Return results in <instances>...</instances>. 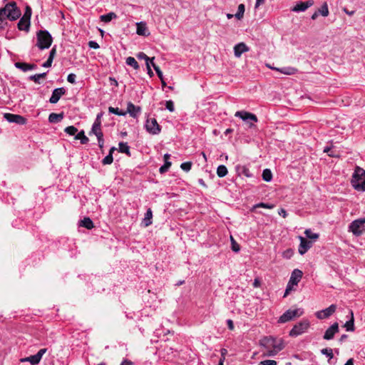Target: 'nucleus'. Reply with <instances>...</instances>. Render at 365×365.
Listing matches in <instances>:
<instances>
[{
    "label": "nucleus",
    "mask_w": 365,
    "mask_h": 365,
    "mask_svg": "<svg viewBox=\"0 0 365 365\" xmlns=\"http://www.w3.org/2000/svg\"><path fill=\"white\" fill-rule=\"evenodd\" d=\"M21 15L20 10L15 2L8 3L4 8L0 9V29H4L7 25V19L14 21Z\"/></svg>",
    "instance_id": "f257e3e1"
},
{
    "label": "nucleus",
    "mask_w": 365,
    "mask_h": 365,
    "mask_svg": "<svg viewBox=\"0 0 365 365\" xmlns=\"http://www.w3.org/2000/svg\"><path fill=\"white\" fill-rule=\"evenodd\" d=\"M352 187L359 192L365 191V170L356 166L351 179Z\"/></svg>",
    "instance_id": "f03ea898"
},
{
    "label": "nucleus",
    "mask_w": 365,
    "mask_h": 365,
    "mask_svg": "<svg viewBox=\"0 0 365 365\" xmlns=\"http://www.w3.org/2000/svg\"><path fill=\"white\" fill-rule=\"evenodd\" d=\"M259 344L264 349L282 350L284 348L283 340L273 336H264L259 341Z\"/></svg>",
    "instance_id": "7ed1b4c3"
},
{
    "label": "nucleus",
    "mask_w": 365,
    "mask_h": 365,
    "mask_svg": "<svg viewBox=\"0 0 365 365\" xmlns=\"http://www.w3.org/2000/svg\"><path fill=\"white\" fill-rule=\"evenodd\" d=\"M36 46L41 50L48 48L52 43V37L48 31L41 30L37 33Z\"/></svg>",
    "instance_id": "20e7f679"
},
{
    "label": "nucleus",
    "mask_w": 365,
    "mask_h": 365,
    "mask_svg": "<svg viewBox=\"0 0 365 365\" xmlns=\"http://www.w3.org/2000/svg\"><path fill=\"white\" fill-rule=\"evenodd\" d=\"M348 231L358 237L365 232V217H361L352 221L348 227Z\"/></svg>",
    "instance_id": "39448f33"
},
{
    "label": "nucleus",
    "mask_w": 365,
    "mask_h": 365,
    "mask_svg": "<svg viewBox=\"0 0 365 365\" xmlns=\"http://www.w3.org/2000/svg\"><path fill=\"white\" fill-rule=\"evenodd\" d=\"M310 327V322L307 319H303L299 322L294 325L289 331V335L292 337L298 336L307 331Z\"/></svg>",
    "instance_id": "423d86ee"
},
{
    "label": "nucleus",
    "mask_w": 365,
    "mask_h": 365,
    "mask_svg": "<svg viewBox=\"0 0 365 365\" xmlns=\"http://www.w3.org/2000/svg\"><path fill=\"white\" fill-rule=\"evenodd\" d=\"M304 314V310L301 308L287 310L278 319L279 323H286L292 320L295 317H299Z\"/></svg>",
    "instance_id": "0eeeda50"
},
{
    "label": "nucleus",
    "mask_w": 365,
    "mask_h": 365,
    "mask_svg": "<svg viewBox=\"0 0 365 365\" xmlns=\"http://www.w3.org/2000/svg\"><path fill=\"white\" fill-rule=\"evenodd\" d=\"M235 116L241 118L243 121L249 124L250 128L253 127V123H257L258 120L257 116L255 114L245 110L237 111L235 114Z\"/></svg>",
    "instance_id": "6e6552de"
},
{
    "label": "nucleus",
    "mask_w": 365,
    "mask_h": 365,
    "mask_svg": "<svg viewBox=\"0 0 365 365\" xmlns=\"http://www.w3.org/2000/svg\"><path fill=\"white\" fill-rule=\"evenodd\" d=\"M145 129L147 132L152 135H158L161 131V128L155 118H148L145 125Z\"/></svg>",
    "instance_id": "1a4fd4ad"
},
{
    "label": "nucleus",
    "mask_w": 365,
    "mask_h": 365,
    "mask_svg": "<svg viewBox=\"0 0 365 365\" xmlns=\"http://www.w3.org/2000/svg\"><path fill=\"white\" fill-rule=\"evenodd\" d=\"M4 118L9 123H14L18 125H25L27 122L26 118L24 116L13 113H5Z\"/></svg>",
    "instance_id": "9d476101"
},
{
    "label": "nucleus",
    "mask_w": 365,
    "mask_h": 365,
    "mask_svg": "<svg viewBox=\"0 0 365 365\" xmlns=\"http://www.w3.org/2000/svg\"><path fill=\"white\" fill-rule=\"evenodd\" d=\"M336 309V306L335 304H331L323 310L317 312L315 315L319 319H327L332 315L335 312Z\"/></svg>",
    "instance_id": "9b49d317"
},
{
    "label": "nucleus",
    "mask_w": 365,
    "mask_h": 365,
    "mask_svg": "<svg viewBox=\"0 0 365 365\" xmlns=\"http://www.w3.org/2000/svg\"><path fill=\"white\" fill-rule=\"evenodd\" d=\"M314 4L313 0H308L307 1H299L296 5L291 9L292 11L301 12L305 11L308 8L311 7Z\"/></svg>",
    "instance_id": "f8f14e48"
},
{
    "label": "nucleus",
    "mask_w": 365,
    "mask_h": 365,
    "mask_svg": "<svg viewBox=\"0 0 365 365\" xmlns=\"http://www.w3.org/2000/svg\"><path fill=\"white\" fill-rule=\"evenodd\" d=\"M299 239L300 240V244L298 252L300 255H303L312 247V242L302 236H299Z\"/></svg>",
    "instance_id": "ddd939ff"
},
{
    "label": "nucleus",
    "mask_w": 365,
    "mask_h": 365,
    "mask_svg": "<svg viewBox=\"0 0 365 365\" xmlns=\"http://www.w3.org/2000/svg\"><path fill=\"white\" fill-rule=\"evenodd\" d=\"M66 92V89L63 87L55 88L52 92L49 102L53 104L56 103Z\"/></svg>",
    "instance_id": "4468645a"
},
{
    "label": "nucleus",
    "mask_w": 365,
    "mask_h": 365,
    "mask_svg": "<svg viewBox=\"0 0 365 365\" xmlns=\"http://www.w3.org/2000/svg\"><path fill=\"white\" fill-rule=\"evenodd\" d=\"M339 331V325L338 323H334L330 327H329L324 334L323 338L326 340L332 339L335 335Z\"/></svg>",
    "instance_id": "2eb2a0df"
},
{
    "label": "nucleus",
    "mask_w": 365,
    "mask_h": 365,
    "mask_svg": "<svg viewBox=\"0 0 365 365\" xmlns=\"http://www.w3.org/2000/svg\"><path fill=\"white\" fill-rule=\"evenodd\" d=\"M141 111V108L139 106H135L131 102H129L127 105V112L133 118H137Z\"/></svg>",
    "instance_id": "dca6fc26"
},
{
    "label": "nucleus",
    "mask_w": 365,
    "mask_h": 365,
    "mask_svg": "<svg viewBox=\"0 0 365 365\" xmlns=\"http://www.w3.org/2000/svg\"><path fill=\"white\" fill-rule=\"evenodd\" d=\"M249 51V48L245 43H239L236 44L234 47V53L235 57L240 58L241 55Z\"/></svg>",
    "instance_id": "f3484780"
},
{
    "label": "nucleus",
    "mask_w": 365,
    "mask_h": 365,
    "mask_svg": "<svg viewBox=\"0 0 365 365\" xmlns=\"http://www.w3.org/2000/svg\"><path fill=\"white\" fill-rule=\"evenodd\" d=\"M302 272L298 269H295L291 274L289 282L290 284L297 285L302 277Z\"/></svg>",
    "instance_id": "a211bd4d"
},
{
    "label": "nucleus",
    "mask_w": 365,
    "mask_h": 365,
    "mask_svg": "<svg viewBox=\"0 0 365 365\" xmlns=\"http://www.w3.org/2000/svg\"><path fill=\"white\" fill-rule=\"evenodd\" d=\"M136 33L140 36H148L150 33L148 31L146 23L140 21L136 23Z\"/></svg>",
    "instance_id": "6ab92c4d"
},
{
    "label": "nucleus",
    "mask_w": 365,
    "mask_h": 365,
    "mask_svg": "<svg viewBox=\"0 0 365 365\" xmlns=\"http://www.w3.org/2000/svg\"><path fill=\"white\" fill-rule=\"evenodd\" d=\"M268 67L272 70H276V71H277L283 74H285V75H294L297 72V68H295L294 67H291V66L283 67V68H275V67H272V66H268Z\"/></svg>",
    "instance_id": "aec40b11"
},
{
    "label": "nucleus",
    "mask_w": 365,
    "mask_h": 365,
    "mask_svg": "<svg viewBox=\"0 0 365 365\" xmlns=\"http://www.w3.org/2000/svg\"><path fill=\"white\" fill-rule=\"evenodd\" d=\"M15 66L16 68H19L24 72L36 68V65L35 64H30L23 62L15 63Z\"/></svg>",
    "instance_id": "412c9836"
},
{
    "label": "nucleus",
    "mask_w": 365,
    "mask_h": 365,
    "mask_svg": "<svg viewBox=\"0 0 365 365\" xmlns=\"http://www.w3.org/2000/svg\"><path fill=\"white\" fill-rule=\"evenodd\" d=\"M324 153H327V155L330 157H333V158H339L340 157L339 151L337 150L334 146L325 147L324 148Z\"/></svg>",
    "instance_id": "4be33fe9"
},
{
    "label": "nucleus",
    "mask_w": 365,
    "mask_h": 365,
    "mask_svg": "<svg viewBox=\"0 0 365 365\" xmlns=\"http://www.w3.org/2000/svg\"><path fill=\"white\" fill-rule=\"evenodd\" d=\"M63 118V113H51L48 116V121L51 123L60 122Z\"/></svg>",
    "instance_id": "5701e85b"
},
{
    "label": "nucleus",
    "mask_w": 365,
    "mask_h": 365,
    "mask_svg": "<svg viewBox=\"0 0 365 365\" xmlns=\"http://www.w3.org/2000/svg\"><path fill=\"white\" fill-rule=\"evenodd\" d=\"M152 218H153V212L150 208L147 210V212L145 214L143 222L145 227H148L152 224Z\"/></svg>",
    "instance_id": "b1692460"
},
{
    "label": "nucleus",
    "mask_w": 365,
    "mask_h": 365,
    "mask_svg": "<svg viewBox=\"0 0 365 365\" xmlns=\"http://www.w3.org/2000/svg\"><path fill=\"white\" fill-rule=\"evenodd\" d=\"M79 225L88 230H91L94 227L93 222L90 217H84L83 220H80Z\"/></svg>",
    "instance_id": "393cba45"
},
{
    "label": "nucleus",
    "mask_w": 365,
    "mask_h": 365,
    "mask_svg": "<svg viewBox=\"0 0 365 365\" xmlns=\"http://www.w3.org/2000/svg\"><path fill=\"white\" fill-rule=\"evenodd\" d=\"M41 359L36 354L21 359V361H29L31 365H37Z\"/></svg>",
    "instance_id": "a878e982"
},
{
    "label": "nucleus",
    "mask_w": 365,
    "mask_h": 365,
    "mask_svg": "<svg viewBox=\"0 0 365 365\" xmlns=\"http://www.w3.org/2000/svg\"><path fill=\"white\" fill-rule=\"evenodd\" d=\"M56 47L52 48V49L50 51L49 56L46 62H44L42 65L43 67L48 68L51 66L53 58L56 55Z\"/></svg>",
    "instance_id": "bb28decb"
},
{
    "label": "nucleus",
    "mask_w": 365,
    "mask_h": 365,
    "mask_svg": "<svg viewBox=\"0 0 365 365\" xmlns=\"http://www.w3.org/2000/svg\"><path fill=\"white\" fill-rule=\"evenodd\" d=\"M30 26V21L21 18L18 23V29L21 31H28Z\"/></svg>",
    "instance_id": "cd10ccee"
},
{
    "label": "nucleus",
    "mask_w": 365,
    "mask_h": 365,
    "mask_svg": "<svg viewBox=\"0 0 365 365\" xmlns=\"http://www.w3.org/2000/svg\"><path fill=\"white\" fill-rule=\"evenodd\" d=\"M76 140H80L81 144H87L89 141L88 137L86 136L83 130L78 132L75 135Z\"/></svg>",
    "instance_id": "c85d7f7f"
},
{
    "label": "nucleus",
    "mask_w": 365,
    "mask_h": 365,
    "mask_svg": "<svg viewBox=\"0 0 365 365\" xmlns=\"http://www.w3.org/2000/svg\"><path fill=\"white\" fill-rule=\"evenodd\" d=\"M119 146V152L122 153H125L128 155H130V147L128 146L127 143L120 142L118 144Z\"/></svg>",
    "instance_id": "c756f323"
},
{
    "label": "nucleus",
    "mask_w": 365,
    "mask_h": 365,
    "mask_svg": "<svg viewBox=\"0 0 365 365\" xmlns=\"http://www.w3.org/2000/svg\"><path fill=\"white\" fill-rule=\"evenodd\" d=\"M117 17L116 14L113 12H110L106 14L101 16V20L103 22L108 23L110 22L112 19H115Z\"/></svg>",
    "instance_id": "7c9ffc66"
},
{
    "label": "nucleus",
    "mask_w": 365,
    "mask_h": 365,
    "mask_svg": "<svg viewBox=\"0 0 365 365\" xmlns=\"http://www.w3.org/2000/svg\"><path fill=\"white\" fill-rule=\"evenodd\" d=\"M227 173V168L224 165H219L217 168V175L220 178H223L226 176Z\"/></svg>",
    "instance_id": "2f4dec72"
},
{
    "label": "nucleus",
    "mask_w": 365,
    "mask_h": 365,
    "mask_svg": "<svg viewBox=\"0 0 365 365\" xmlns=\"http://www.w3.org/2000/svg\"><path fill=\"white\" fill-rule=\"evenodd\" d=\"M245 11V5L242 4H240L238 6V9H237V13L235 14V18L239 19V20L242 19V17L244 16Z\"/></svg>",
    "instance_id": "473e14b6"
},
{
    "label": "nucleus",
    "mask_w": 365,
    "mask_h": 365,
    "mask_svg": "<svg viewBox=\"0 0 365 365\" xmlns=\"http://www.w3.org/2000/svg\"><path fill=\"white\" fill-rule=\"evenodd\" d=\"M127 65L132 66L135 69H138L139 65L138 63L136 61L135 58L129 56L126 58L125 61Z\"/></svg>",
    "instance_id": "72a5a7b5"
},
{
    "label": "nucleus",
    "mask_w": 365,
    "mask_h": 365,
    "mask_svg": "<svg viewBox=\"0 0 365 365\" xmlns=\"http://www.w3.org/2000/svg\"><path fill=\"white\" fill-rule=\"evenodd\" d=\"M272 174L270 170L265 169L263 170L262 173V179L266 182H269L272 180Z\"/></svg>",
    "instance_id": "f704fd0d"
},
{
    "label": "nucleus",
    "mask_w": 365,
    "mask_h": 365,
    "mask_svg": "<svg viewBox=\"0 0 365 365\" xmlns=\"http://www.w3.org/2000/svg\"><path fill=\"white\" fill-rule=\"evenodd\" d=\"M321 353L323 355L327 356L329 358V361L334 357L333 349L331 348H324L321 350Z\"/></svg>",
    "instance_id": "c9c22d12"
},
{
    "label": "nucleus",
    "mask_w": 365,
    "mask_h": 365,
    "mask_svg": "<svg viewBox=\"0 0 365 365\" xmlns=\"http://www.w3.org/2000/svg\"><path fill=\"white\" fill-rule=\"evenodd\" d=\"M304 234L307 238L311 239V240H316L319 238V235L317 233L312 232L310 229H307L304 231Z\"/></svg>",
    "instance_id": "e433bc0d"
},
{
    "label": "nucleus",
    "mask_w": 365,
    "mask_h": 365,
    "mask_svg": "<svg viewBox=\"0 0 365 365\" xmlns=\"http://www.w3.org/2000/svg\"><path fill=\"white\" fill-rule=\"evenodd\" d=\"M351 318L349 321L346 322L345 324V327L346 329V331H354V317H353V312H351Z\"/></svg>",
    "instance_id": "4c0bfd02"
},
{
    "label": "nucleus",
    "mask_w": 365,
    "mask_h": 365,
    "mask_svg": "<svg viewBox=\"0 0 365 365\" xmlns=\"http://www.w3.org/2000/svg\"><path fill=\"white\" fill-rule=\"evenodd\" d=\"M281 350L277 349H265V351L263 352L262 356H274L277 355Z\"/></svg>",
    "instance_id": "58836bf2"
},
{
    "label": "nucleus",
    "mask_w": 365,
    "mask_h": 365,
    "mask_svg": "<svg viewBox=\"0 0 365 365\" xmlns=\"http://www.w3.org/2000/svg\"><path fill=\"white\" fill-rule=\"evenodd\" d=\"M108 111L118 115H125L126 112L120 110L118 108L109 107Z\"/></svg>",
    "instance_id": "ea45409f"
},
{
    "label": "nucleus",
    "mask_w": 365,
    "mask_h": 365,
    "mask_svg": "<svg viewBox=\"0 0 365 365\" xmlns=\"http://www.w3.org/2000/svg\"><path fill=\"white\" fill-rule=\"evenodd\" d=\"M46 73H38L30 76V79L34 81L35 83H40L39 80L45 78Z\"/></svg>",
    "instance_id": "a19ab883"
},
{
    "label": "nucleus",
    "mask_w": 365,
    "mask_h": 365,
    "mask_svg": "<svg viewBox=\"0 0 365 365\" xmlns=\"http://www.w3.org/2000/svg\"><path fill=\"white\" fill-rule=\"evenodd\" d=\"M318 12L324 17L329 15L328 5L326 2L323 4Z\"/></svg>",
    "instance_id": "79ce46f5"
},
{
    "label": "nucleus",
    "mask_w": 365,
    "mask_h": 365,
    "mask_svg": "<svg viewBox=\"0 0 365 365\" xmlns=\"http://www.w3.org/2000/svg\"><path fill=\"white\" fill-rule=\"evenodd\" d=\"M64 131L69 135H74L77 133L78 129L73 125H70L66 127Z\"/></svg>",
    "instance_id": "37998d69"
},
{
    "label": "nucleus",
    "mask_w": 365,
    "mask_h": 365,
    "mask_svg": "<svg viewBox=\"0 0 365 365\" xmlns=\"http://www.w3.org/2000/svg\"><path fill=\"white\" fill-rule=\"evenodd\" d=\"M98 131H102L101 130V123H99L98 121V122L94 121V123L92 125L91 131L90 133L93 134Z\"/></svg>",
    "instance_id": "c03bdc74"
},
{
    "label": "nucleus",
    "mask_w": 365,
    "mask_h": 365,
    "mask_svg": "<svg viewBox=\"0 0 365 365\" xmlns=\"http://www.w3.org/2000/svg\"><path fill=\"white\" fill-rule=\"evenodd\" d=\"M274 207L272 204H268V203H264V202H259L258 204H256L254 205L253 209L257 208V207H263L267 209H272Z\"/></svg>",
    "instance_id": "a18cd8bd"
},
{
    "label": "nucleus",
    "mask_w": 365,
    "mask_h": 365,
    "mask_svg": "<svg viewBox=\"0 0 365 365\" xmlns=\"http://www.w3.org/2000/svg\"><path fill=\"white\" fill-rule=\"evenodd\" d=\"M113 155L111 153H109L108 155H106L102 160V163L103 165H110L113 163Z\"/></svg>",
    "instance_id": "49530a36"
},
{
    "label": "nucleus",
    "mask_w": 365,
    "mask_h": 365,
    "mask_svg": "<svg viewBox=\"0 0 365 365\" xmlns=\"http://www.w3.org/2000/svg\"><path fill=\"white\" fill-rule=\"evenodd\" d=\"M192 165L191 162H185L180 165V168L185 172H188L190 170Z\"/></svg>",
    "instance_id": "de8ad7c7"
},
{
    "label": "nucleus",
    "mask_w": 365,
    "mask_h": 365,
    "mask_svg": "<svg viewBox=\"0 0 365 365\" xmlns=\"http://www.w3.org/2000/svg\"><path fill=\"white\" fill-rule=\"evenodd\" d=\"M171 166V162L170 161H166L163 165H162L160 168V173H164L165 172H167L168 170V169L170 168V167Z\"/></svg>",
    "instance_id": "09e8293b"
},
{
    "label": "nucleus",
    "mask_w": 365,
    "mask_h": 365,
    "mask_svg": "<svg viewBox=\"0 0 365 365\" xmlns=\"http://www.w3.org/2000/svg\"><path fill=\"white\" fill-rule=\"evenodd\" d=\"M231 242H232V250L235 252H238L240 250V245L235 242L234 238L231 236Z\"/></svg>",
    "instance_id": "8fccbe9b"
},
{
    "label": "nucleus",
    "mask_w": 365,
    "mask_h": 365,
    "mask_svg": "<svg viewBox=\"0 0 365 365\" xmlns=\"http://www.w3.org/2000/svg\"><path fill=\"white\" fill-rule=\"evenodd\" d=\"M151 64H152V66H153V67L154 70L155 71V72H156V73H157V75H158V78H159L160 79H163V72H162V71H161V70L160 69L159 66H156V65L153 63V61L151 63Z\"/></svg>",
    "instance_id": "3c124183"
},
{
    "label": "nucleus",
    "mask_w": 365,
    "mask_h": 365,
    "mask_svg": "<svg viewBox=\"0 0 365 365\" xmlns=\"http://www.w3.org/2000/svg\"><path fill=\"white\" fill-rule=\"evenodd\" d=\"M138 58L140 59H145L146 61V63H149V61H150L152 63L154 59V58H153L152 59H150V58L145 53H144L143 52H140L138 54Z\"/></svg>",
    "instance_id": "603ef678"
},
{
    "label": "nucleus",
    "mask_w": 365,
    "mask_h": 365,
    "mask_svg": "<svg viewBox=\"0 0 365 365\" xmlns=\"http://www.w3.org/2000/svg\"><path fill=\"white\" fill-rule=\"evenodd\" d=\"M165 108L169 111L173 112L175 110V106H174V103L173 102V101H171V100L167 101L165 103Z\"/></svg>",
    "instance_id": "864d4df0"
},
{
    "label": "nucleus",
    "mask_w": 365,
    "mask_h": 365,
    "mask_svg": "<svg viewBox=\"0 0 365 365\" xmlns=\"http://www.w3.org/2000/svg\"><path fill=\"white\" fill-rule=\"evenodd\" d=\"M259 365H277V362L275 360L267 359L260 361Z\"/></svg>",
    "instance_id": "5fc2aeb1"
},
{
    "label": "nucleus",
    "mask_w": 365,
    "mask_h": 365,
    "mask_svg": "<svg viewBox=\"0 0 365 365\" xmlns=\"http://www.w3.org/2000/svg\"><path fill=\"white\" fill-rule=\"evenodd\" d=\"M31 16V9L29 6H26V11L23 16V19H28L30 21Z\"/></svg>",
    "instance_id": "6e6d98bb"
},
{
    "label": "nucleus",
    "mask_w": 365,
    "mask_h": 365,
    "mask_svg": "<svg viewBox=\"0 0 365 365\" xmlns=\"http://www.w3.org/2000/svg\"><path fill=\"white\" fill-rule=\"evenodd\" d=\"M294 286H295V285L290 284V282H288V284L287 285L285 292L284 294V297H286L289 294V292L292 290Z\"/></svg>",
    "instance_id": "4d7b16f0"
},
{
    "label": "nucleus",
    "mask_w": 365,
    "mask_h": 365,
    "mask_svg": "<svg viewBox=\"0 0 365 365\" xmlns=\"http://www.w3.org/2000/svg\"><path fill=\"white\" fill-rule=\"evenodd\" d=\"M76 76L74 73H70L67 76V81L71 83H76Z\"/></svg>",
    "instance_id": "13d9d810"
},
{
    "label": "nucleus",
    "mask_w": 365,
    "mask_h": 365,
    "mask_svg": "<svg viewBox=\"0 0 365 365\" xmlns=\"http://www.w3.org/2000/svg\"><path fill=\"white\" fill-rule=\"evenodd\" d=\"M88 46L91 48L97 49L99 48V45L96 41H90L88 42Z\"/></svg>",
    "instance_id": "bf43d9fd"
},
{
    "label": "nucleus",
    "mask_w": 365,
    "mask_h": 365,
    "mask_svg": "<svg viewBox=\"0 0 365 365\" xmlns=\"http://www.w3.org/2000/svg\"><path fill=\"white\" fill-rule=\"evenodd\" d=\"M278 214L284 218H285L287 215V211L283 208L279 210Z\"/></svg>",
    "instance_id": "052dcab7"
},
{
    "label": "nucleus",
    "mask_w": 365,
    "mask_h": 365,
    "mask_svg": "<svg viewBox=\"0 0 365 365\" xmlns=\"http://www.w3.org/2000/svg\"><path fill=\"white\" fill-rule=\"evenodd\" d=\"M47 349H40L38 352H37V355L41 358L42 359V356L46 352Z\"/></svg>",
    "instance_id": "680f3d73"
},
{
    "label": "nucleus",
    "mask_w": 365,
    "mask_h": 365,
    "mask_svg": "<svg viewBox=\"0 0 365 365\" xmlns=\"http://www.w3.org/2000/svg\"><path fill=\"white\" fill-rule=\"evenodd\" d=\"M93 134L96 136L98 140H99L100 139L103 138V134L102 131H98V132H96V133H95Z\"/></svg>",
    "instance_id": "e2e57ef3"
},
{
    "label": "nucleus",
    "mask_w": 365,
    "mask_h": 365,
    "mask_svg": "<svg viewBox=\"0 0 365 365\" xmlns=\"http://www.w3.org/2000/svg\"><path fill=\"white\" fill-rule=\"evenodd\" d=\"M227 324L229 329L232 330L234 329V324H233L232 320L227 319Z\"/></svg>",
    "instance_id": "0e129e2a"
},
{
    "label": "nucleus",
    "mask_w": 365,
    "mask_h": 365,
    "mask_svg": "<svg viewBox=\"0 0 365 365\" xmlns=\"http://www.w3.org/2000/svg\"><path fill=\"white\" fill-rule=\"evenodd\" d=\"M120 365H133V362L128 359H124L121 362Z\"/></svg>",
    "instance_id": "69168bd1"
},
{
    "label": "nucleus",
    "mask_w": 365,
    "mask_h": 365,
    "mask_svg": "<svg viewBox=\"0 0 365 365\" xmlns=\"http://www.w3.org/2000/svg\"><path fill=\"white\" fill-rule=\"evenodd\" d=\"M265 0H256L255 9L258 8L261 4H264Z\"/></svg>",
    "instance_id": "338daca9"
},
{
    "label": "nucleus",
    "mask_w": 365,
    "mask_h": 365,
    "mask_svg": "<svg viewBox=\"0 0 365 365\" xmlns=\"http://www.w3.org/2000/svg\"><path fill=\"white\" fill-rule=\"evenodd\" d=\"M146 66H147V68H148V73L149 74V76L150 77H152L153 76V73L150 67L149 63H146Z\"/></svg>",
    "instance_id": "774afa93"
}]
</instances>
